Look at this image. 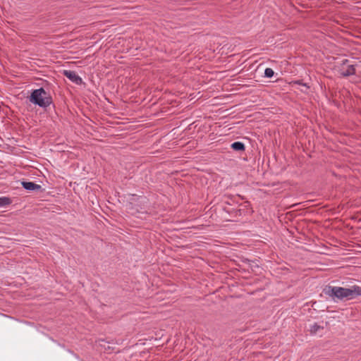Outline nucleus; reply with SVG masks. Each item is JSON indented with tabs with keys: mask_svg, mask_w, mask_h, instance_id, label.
<instances>
[{
	"mask_svg": "<svg viewBox=\"0 0 361 361\" xmlns=\"http://www.w3.org/2000/svg\"><path fill=\"white\" fill-rule=\"evenodd\" d=\"M324 292L331 298H336L340 300H343L344 299L348 300L361 295V287L358 286H353L350 288H347L329 286L324 289Z\"/></svg>",
	"mask_w": 361,
	"mask_h": 361,
	"instance_id": "f257e3e1",
	"label": "nucleus"
},
{
	"mask_svg": "<svg viewBox=\"0 0 361 361\" xmlns=\"http://www.w3.org/2000/svg\"><path fill=\"white\" fill-rule=\"evenodd\" d=\"M133 197L131 198V202L128 204V209L130 211H132V214H134L136 212H140L144 213L145 212V207H140V209L138 208V204L133 202H138L140 203H145V197H142L140 196H137L136 195H132Z\"/></svg>",
	"mask_w": 361,
	"mask_h": 361,
	"instance_id": "f03ea898",
	"label": "nucleus"
},
{
	"mask_svg": "<svg viewBox=\"0 0 361 361\" xmlns=\"http://www.w3.org/2000/svg\"><path fill=\"white\" fill-rule=\"evenodd\" d=\"M44 91L43 88L36 90L32 93L30 101L34 104H38L40 106H44Z\"/></svg>",
	"mask_w": 361,
	"mask_h": 361,
	"instance_id": "7ed1b4c3",
	"label": "nucleus"
},
{
	"mask_svg": "<svg viewBox=\"0 0 361 361\" xmlns=\"http://www.w3.org/2000/svg\"><path fill=\"white\" fill-rule=\"evenodd\" d=\"M231 204L228 202H225V205L223 206V209L226 212L231 215L234 218H238L243 215H245L246 211L245 209L240 208H231Z\"/></svg>",
	"mask_w": 361,
	"mask_h": 361,
	"instance_id": "20e7f679",
	"label": "nucleus"
},
{
	"mask_svg": "<svg viewBox=\"0 0 361 361\" xmlns=\"http://www.w3.org/2000/svg\"><path fill=\"white\" fill-rule=\"evenodd\" d=\"M63 75L77 85H80L82 82L81 78L74 71L65 70L63 71Z\"/></svg>",
	"mask_w": 361,
	"mask_h": 361,
	"instance_id": "39448f33",
	"label": "nucleus"
},
{
	"mask_svg": "<svg viewBox=\"0 0 361 361\" xmlns=\"http://www.w3.org/2000/svg\"><path fill=\"white\" fill-rule=\"evenodd\" d=\"M22 185L25 190L28 191H33L41 188V185L35 184L32 182L23 181L22 182Z\"/></svg>",
	"mask_w": 361,
	"mask_h": 361,
	"instance_id": "423d86ee",
	"label": "nucleus"
},
{
	"mask_svg": "<svg viewBox=\"0 0 361 361\" xmlns=\"http://www.w3.org/2000/svg\"><path fill=\"white\" fill-rule=\"evenodd\" d=\"M231 147L237 152H243L245 149V146L242 142H234L231 144Z\"/></svg>",
	"mask_w": 361,
	"mask_h": 361,
	"instance_id": "0eeeda50",
	"label": "nucleus"
},
{
	"mask_svg": "<svg viewBox=\"0 0 361 361\" xmlns=\"http://www.w3.org/2000/svg\"><path fill=\"white\" fill-rule=\"evenodd\" d=\"M355 73V67L353 65L348 66L346 71H344L343 69L341 71V74L343 76L352 75H354Z\"/></svg>",
	"mask_w": 361,
	"mask_h": 361,
	"instance_id": "6e6552de",
	"label": "nucleus"
},
{
	"mask_svg": "<svg viewBox=\"0 0 361 361\" xmlns=\"http://www.w3.org/2000/svg\"><path fill=\"white\" fill-rule=\"evenodd\" d=\"M324 327L317 324V323H314L310 328V333L312 334H316L317 331L320 329H323Z\"/></svg>",
	"mask_w": 361,
	"mask_h": 361,
	"instance_id": "1a4fd4ad",
	"label": "nucleus"
},
{
	"mask_svg": "<svg viewBox=\"0 0 361 361\" xmlns=\"http://www.w3.org/2000/svg\"><path fill=\"white\" fill-rule=\"evenodd\" d=\"M46 102H47V111H53L54 106L51 105L52 103L51 98L47 97Z\"/></svg>",
	"mask_w": 361,
	"mask_h": 361,
	"instance_id": "9d476101",
	"label": "nucleus"
},
{
	"mask_svg": "<svg viewBox=\"0 0 361 361\" xmlns=\"http://www.w3.org/2000/svg\"><path fill=\"white\" fill-rule=\"evenodd\" d=\"M10 204V200L8 197H0V207Z\"/></svg>",
	"mask_w": 361,
	"mask_h": 361,
	"instance_id": "9b49d317",
	"label": "nucleus"
},
{
	"mask_svg": "<svg viewBox=\"0 0 361 361\" xmlns=\"http://www.w3.org/2000/svg\"><path fill=\"white\" fill-rule=\"evenodd\" d=\"M274 71L271 68H267L265 69L264 75L267 78H271L274 75Z\"/></svg>",
	"mask_w": 361,
	"mask_h": 361,
	"instance_id": "f8f14e48",
	"label": "nucleus"
},
{
	"mask_svg": "<svg viewBox=\"0 0 361 361\" xmlns=\"http://www.w3.org/2000/svg\"><path fill=\"white\" fill-rule=\"evenodd\" d=\"M51 209H52L51 207H47H47H46V209H47V211H49H49H51Z\"/></svg>",
	"mask_w": 361,
	"mask_h": 361,
	"instance_id": "ddd939ff",
	"label": "nucleus"
},
{
	"mask_svg": "<svg viewBox=\"0 0 361 361\" xmlns=\"http://www.w3.org/2000/svg\"><path fill=\"white\" fill-rule=\"evenodd\" d=\"M87 118L89 119L90 121H92L90 118H89V117H87Z\"/></svg>",
	"mask_w": 361,
	"mask_h": 361,
	"instance_id": "4468645a",
	"label": "nucleus"
},
{
	"mask_svg": "<svg viewBox=\"0 0 361 361\" xmlns=\"http://www.w3.org/2000/svg\"><path fill=\"white\" fill-rule=\"evenodd\" d=\"M360 66H361V62H360Z\"/></svg>",
	"mask_w": 361,
	"mask_h": 361,
	"instance_id": "2eb2a0df",
	"label": "nucleus"
}]
</instances>
